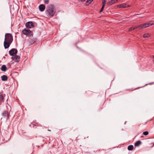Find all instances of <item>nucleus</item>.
Segmentation results:
<instances>
[{"label":"nucleus","mask_w":154,"mask_h":154,"mask_svg":"<svg viewBox=\"0 0 154 154\" xmlns=\"http://www.w3.org/2000/svg\"><path fill=\"white\" fill-rule=\"evenodd\" d=\"M56 12V10L53 5H50L46 8L45 13L48 17H52Z\"/></svg>","instance_id":"f257e3e1"},{"label":"nucleus","mask_w":154,"mask_h":154,"mask_svg":"<svg viewBox=\"0 0 154 154\" xmlns=\"http://www.w3.org/2000/svg\"><path fill=\"white\" fill-rule=\"evenodd\" d=\"M5 40L12 42L13 41V36L10 33H6L5 36Z\"/></svg>","instance_id":"f03ea898"},{"label":"nucleus","mask_w":154,"mask_h":154,"mask_svg":"<svg viewBox=\"0 0 154 154\" xmlns=\"http://www.w3.org/2000/svg\"><path fill=\"white\" fill-rule=\"evenodd\" d=\"M23 33L26 35H32V32L29 29L25 28L22 31Z\"/></svg>","instance_id":"7ed1b4c3"},{"label":"nucleus","mask_w":154,"mask_h":154,"mask_svg":"<svg viewBox=\"0 0 154 154\" xmlns=\"http://www.w3.org/2000/svg\"><path fill=\"white\" fill-rule=\"evenodd\" d=\"M2 116L4 118H6L7 119H9L10 113H8V111H4L2 114Z\"/></svg>","instance_id":"20e7f679"},{"label":"nucleus","mask_w":154,"mask_h":154,"mask_svg":"<svg viewBox=\"0 0 154 154\" xmlns=\"http://www.w3.org/2000/svg\"><path fill=\"white\" fill-rule=\"evenodd\" d=\"M11 43L12 42H11V41H10V42H9L5 40L4 43V45L5 48V49L8 48L9 47L10 45H11Z\"/></svg>","instance_id":"39448f33"},{"label":"nucleus","mask_w":154,"mask_h":154,"mask_svg":"<svg viewBox=\"0 0 154 154\" xmlns=\"http://www.w3.org/2000/svg\"><path fill=\"white\" fill-rule=\"evenodd\" d=\"M17 53V49L13 48L9 51V54L11 56H13L14 54H16Z\"/></svg>","instance_id":"423d86ee"},{"label":"nucleus","mask_w":154,"mask_h":154,"mask_svg":"<svg viewBox=\"0 0 154 154\" xmlns=\"http://www.w3.org/2000/svg\"><path fill=\"white\" fill-rule=\"evenodd\" d=\"M26 27L29 28H32L34 26L33 22L32 21L27 22L26 24Z\"/></svg>","instance_id":"0eeeda50"},{"label":"nucleus","mask_w":154,"mask_h":154,"mask_svg":"<svg viewBox=\"0 0 154 154\" xmlns=\"http://www.w3.org/2000/svg\"><path fill=\"white\" fill-rule=\"evenodd\" d=\"M11 58L13 60H14L15 59H16L15 61L17 62H18L20 61V57L19 56L15 55L14 57H11Z\"/></svg>","instance_id":"6e6552de"},{"label":"nucleus","mask_w":154,"mask_h":154,"mask_svg":"<svg viewBox=\"0 0 154 154\" xmlns=\"http://www.w3.org/2000/svg\"><path fill=\"white\" fill-rule=\"evenodd\" d=\"M5 95L4 94H0V104L4 102V98Z\"/></svg>","instance_id":"1a4fd4ad"},{"label":"nucleus","mask_w":154,"mask_h":154,"mask_svg":"<svg viewBox=\"0 0 154 154\" xmlns=\"http://www.w3.org/2000/svg\"><path fill=\"white\" fill-rule=\"evenodd\" d=\"M149 26V23H147L140 25V26L139 27L142 29L143 28H144Z\"/></svg>","instance_id":"9d476101"},{"label":"nucleus","mask_w":154,"mask_h":154,"mask_svg":"<svg viewBox=\"0 0 154 154\" xmlns=\"http://www.w3.org/2000/svg\"><path fill=\"white\" fill-rule=\"evenodd\" d=\"M39 10L41 11H43L45 9V6L44 5L42 4L39 6Z\"/></svg>","instance_id":"9b49d317"},{"label":"nucleus","mask_w":154,"mask_h":154,"mask_svg":"<svg viewBox=\"0 0 154 154\" xmlns=\"http://www.w3.org/2000/svg\"><path fill=\"white\" fill-rule=\"evenodd\" d=\"M129 5H127L123 3L121 5H118V7L119 8H126L127 7H129Z\"/></svg>","instance_id":"f8f14e48"},{"label":"nucleus","mask_w":154,"mask_h":154,"mask_svg":"<svg viewBox=\"0 0 154 154\" xmlns=\"http://www.w3.org/2000/svg\"><path fill=\"white\" fill-rule=\"evenodd\" d=\"M1 79L3 81H6L8 80V77L7 75H4L1 76Z\"/></svg>","instance_id":"ddd939ff"},{"label":"nucleus","mask_w":154,"mask_h":154,"mask_svg":"<svg viewBox=\"0 0 154 154\" xmlns=\"http://www.w3.org/2000/svg\"><path fill=\"white\" fill-rule=\"evenodd\" d=\"M1 70L4 72H5L7 70V68L5 65H3L1 68Z\"/></svg>","instance_id":"4468645a"},{"label":"nucleus","mask_w":154,"mask_h":154,"mask_svg":"<svg viewBox=\"0 0 154 154\" xmlns=\"http://www.w3.org/2000/svg\"><path fill=\"white\" fill-rule=\"evenodd\" d=\"M141 144V142L140 140H138L134 144V146H138Z\"/></svg>","instance_id":"2eb2a0df"},{"label":"nucleus","mask_w":154,"mask_h":154,"mask_svg":"<svg viewBox=\"0 0 154 154\" xmlns=\"http://www.w3.org/2000/svg\"><path fill=\"white\" fill-rule=\"evenodd\" d=\"M117 0H112L111 1L109 2L108 3L109 4H112L116 2H117Z\"/></svg>","instance_id":"dca6fc26"},{"label":"nucleus","mask_w":154,"mask_h":154,"mask_svg":"<svg viewBox=\"0 0 154 154\" xmlns=\"http://www.w3.org/2000/svg\"><path fill=\"white\" fill-rule=\"evenodd\" d=\"M134 148V146L132 145H130L128 146V149L129 150H132Z\"/></svg>","instance_id":"f3484780"},{"label":"nucleus","mask_w":154,"mask_h":154,"mask_svg":"<svg viewBox=\"0 0 154 154\" xmlns=\"http://www.w3.org/2000/svg\"><path fill=\"white\" fill-rule=\"evenodd\" d=\"M150 36V35L149 34L147 33L145 34L143 36V37L144 38H147V37H149Z\"/></svg>","instance_id":"a211bd4d"},{"label":"nucleus","mask_w":154,"mask_h":154,"mask_svg":"<svg viewBox=\"0 0 154 154\" xmlns=\"http://www.w3.org/2000/svg\"><path fill=\"white\" fill-rule=\"evenodd\" d=\"M93 0H87L86 2V4L88 5L90 4Z\"/></svg>","instance_id":"6ab92c4d"},{"label":"nucleus","mask_w":154,"mask_h":154,"mask_svg":"<svg viewBox=\"0 0 154 154\" xmlns=\"http://www.w3.org/2000/svg\"><path fill=\"white\" fill-rule=\"evenodd\" d=\"M148 134H149V132L148 131H144L143 133V135H145V136L148 135Z\"/></svg>","instance_id":"aec40b11"},{"label":"nucleus","mask_w":154,"mask_h":154,"mask_svg":"<svg viewBox=\"0 0 154 154\" xmlns=\"http://www.w3.org/2000/svg\"><path fill=\"white\" fill-rule=\"evenodd\" d=\"M140 25L137 26H136L135 27H133L134 29H136L138 28L139 29H141V28L140 27Z\"/></svg>","instance_id":"412c9836"},{"label":"nucleus","mask_w":154,"mask_h":154,"mask_svg":"<svg viewBox=\"0 0 154 154\" xmlns=\"http://www.w3.org/2000/svg\"><path fill=\"white\" fill-rule=\"evenodd\" d=\"M106 3V0H103L102 1V4L103 6H105V4Z\"/></svg>","instance_id":"4be33fe9"},{"label":"nucleus","mask_w":154,"mask_h":154,"mask_svg":"<svg viewBox=\"0 0 154 154\" xmlns=\"http://www.w3.org/2000/svg\"><path fill=\"white\" fill-rule=\"evenodd\" d=\"M104 6H103L101 8L100 11V12L101 13L103 11V9H104Z\"/></svg>","instance_id":"5701e85b"},{"label":"nucleus","mask_w":154,"mask_h":154,"mask_svg":"<svg viewBox=\"0 0 154 154\" xmlns=\"http://www.w3.org/2000/svg\"><path fill=\"white\" fill-rule=\"evenodd\" d=\"M44 2L45 3L48 4L49 2V0H44Z\"/></svg>","instance_id":"b1692460"},{"label":"nucleus","mask_w":154,"mask_h":154,"mask_svg":"<svg viewBox=\"0 0 154 154\" xmlns=\"http://www.w3.org/2000/svg\"><path fill=\"white\" fill-rule=\"evenodd\" d=\"M134 30V29H133V27H131V28H130L129 29L128 31H129L130 32V31H132V30Z\"/></svg>","instance_id":"393cba45"},{"label":"nucleus","mask_w":154,"mask_h":154,"mask_svg":"<svg viewBox=\"0 0 154 154\" xmlns=\"http://www.w3.org/2000/svg\"><path fill=\"white\" fill-rule=\"evenodd\" d=\"M149 26H151L154 25V23H149Z\"/></svg>","instance_id":"a878e982"},{"label":"nucleus","mask_w":154,"mask_h":154,"mask_svg":"<svg viewBox=\"0 0 154 154\" xmlns=\"http://www.w3.org/2000/svg\"><path fill=\"white\" fill-rule=\"evenodd\" d=\"M81 1H85L86 0H80Z\"/></svg>","instance_id":"bb28decb"},{"label":"nucleus","mask_w":154,"mask_h":154,"mask_svg":"<svg viewBox=\"0 0 154 154\" xmlns=\"http://www.w3.org/2000/svg\"><path fill=\"white\" fill-rule=\"evenodd\" d=\"M29 126H31V124H30V125H29Z\"/></svg>","instance_id":"cd10ccee"},{"label":"nucleus","mask_w":154,"mask_h":154,"mask_svg":"<svg viewBox=\"0 0 154 154\" xmlns=\"http://www.w3.org/2000/svg\"><path fill=\"white\" fill-rule=\"evenodd\" d=\"M48 130V131H50V130Z\"/></svg>","instance_id":"c85d7f7f"}]
</instances>
